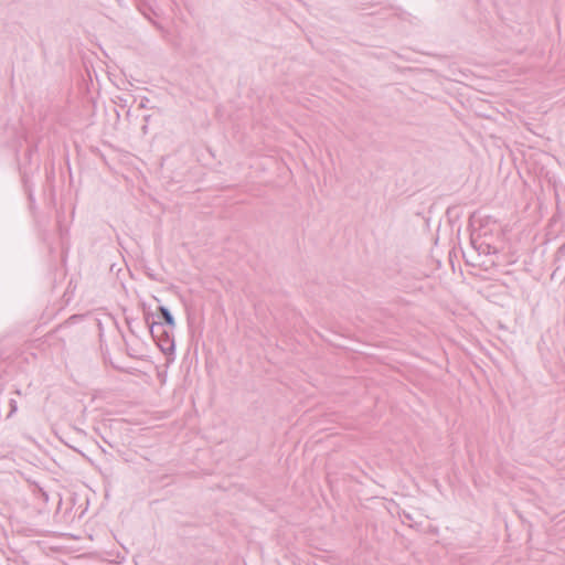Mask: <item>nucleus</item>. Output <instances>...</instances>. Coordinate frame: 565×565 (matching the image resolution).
<instances>
[{
	"instance_id": "1",
	"label": "nucleus",
	"mask_w": 565,
	"mask_h": 565,
	"mask_svg": "<svg viewBox=\"0 0 565 565\" xmlns=\"http://www.w3.org/2000/svg\"><path fill=\"white\" fill-rule=\"evenodd\" d=\"M159 311H160L163 320L166 321V323L173 327L174 320H173L172 316L170 315L169 310L166 307H160Z\"/></svg>"
}]
</instances>
